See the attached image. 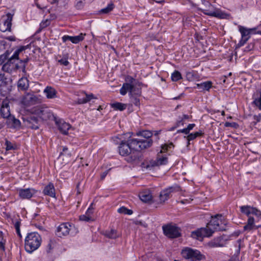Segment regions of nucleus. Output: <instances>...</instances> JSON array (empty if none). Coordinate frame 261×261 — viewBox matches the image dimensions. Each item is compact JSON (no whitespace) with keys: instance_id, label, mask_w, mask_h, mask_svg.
<instances>
[{"instance_id":"nucleus-25","label":"nucleus","mask_w":261,"mask_h":261,"mask_svg":"<svg viewBox=\"0 0 261 261\" xmlns=\"http://www.w3.org/2000/svg\"><path fill=\"white\" fill-rule=\"evenodd\" d=\"M43 193L44 195H47L51 197H55L56 193L54 184L51 182H49L47 185H46L43 189Z\"/></svg>"},{"instance_id":"nucleus-63","label":"nucleus","mask_w":261,"mask_h":261,"mask_svg":"<svg viewBox=\"0 0 261 261\" xmlns=\"http://www.w3.org/2000/svg\"><path fill=\"white\" fill-rule=\"evenodd\" d=\"M29 60L30 58L28 57H27V58L23 60H20L19 63L22 65L24 64L26 65V64L28 63Z\"/></svg>"},{"instance_id":"nucleus-42","label":"nucleus","mask_w":261,"mask_h":261,"mask_svg":"<svg viewBox=\"0 0 261 261\" xmlns=\"http://www.w3.org/2000/svg\"><path fill=\"white\" fill-rule=\"evenodd\" d=\"M5 145L6 150H15L17 148L16 144H13L8 140L6 141Z\"/></svg>"},{"instance_id":"nucleus-64","label":"nucleus","mask_w":261,"mask_h":261,"mask_svg":"<svg viewBox=\"0 0 261 261\" xmlns=\"http://www.w3.org/2000/svg\"><path fill=\"white\" fill-rule=\"evenodd\" d=\"M20 224H21L20 219H19V220L16 221L14 223V227H15V228L16 230H17V229L18 230V229H20Z\"/></svg>"},{"instance_id":"nucleus-44","label":"nucleus","mask_w":261,"mask_h":261,"mask_svg":"<svg viewBox=\"0 0 261 261\" xmlns=\"http://www.w3.org/2000/svg\"><path fill=\"white\" fill-rule=\"evenodd\" d=\"M79 219L81 221L85 222H91L94 221V219L92 217V216L87 215L86 214L81 215L79 217Z\"/></svg>"},{"instance_id":"nucleus-39","label":"nucleus","mask_w":261,"mask_h":261,"mask_svg":"<svg viewBox=\"0 0 261 261\" xmlns=\"http://www.w3.org/2000/svg\"><path fill=\"white\" fill-rule=\"evenodd\" d=\"M105 235L108 238L113 239H116L118 237L116 230L114 229L106 231Z\"/></svg>"},{"instance_id":"nucleus-12","label":"nucleus","mask_w":261,"mask_h":261,"mask_svg":"<svg viewBox=\"0 0 261 261\" xmlns=\"http://www.w3.org/2000/svg\"><path fill=\"white\" fill-rule=\"evenodd\" d=\"M73 227L74 226L70 223H63L57 227L56 234L60 238L66 236L69 234L70 231Z\"/></svg>"},{"instance_id":"nucleus-52","label":"nucleus","mask_w":261,"mask_h":261,"mask_svg":"<svg viewBox=\"0 0 261 261\" xmlns=\"http://www.w3.org/2000/svg\"><path fill=\"white\" fill-rule=\"evenodd\" d=\"M254 42H250L248 45L245 48L244 51L248 52L253 49L254 47Z\"/></svg>"},{"instance_id":"nucleus-40","label":"nucleus","mask_w":261,"mask_h":261,"mask_svg":"<svg viewBox=\"0 0 261 261\" xmlns=\"http://www.w3.org/2000/svg\"><path fill=\"white\" fill-rule=\"evenodd\" d=\"M68 54L64 55L63 57L61 59L58 60V62L61 65H64L65 66H67L69 64V62L68 61Z\"/></svg>"},{"instance_id":"nucleus-29","label":"nucleus","mask_w":261,"mask_h":261,"mask_svg":"<svg viewBox=\"0 0 261 261\" xmlns=\"http://www.w3.org/2000/svg\"><path fill=\"white\" fill-rule=\"evenodd\" d=\"M44 93H45L47 98H54L57 95L56 90L50 86H47L44 90Z\"/></svg>"},{"instance_id":"nucleus-6","label":"nucleus","mask_w":261,"mask_h":261,"mask_svg":"<svg viewBox=\"0 0 261 261\" xmlns=\"http://www.w3.org/2000/svg\"><path fill=\"white\" fill-rule=\"evenodd\" d=\"M239 28L241 34V39L237 44V47H240L247 42L250 38V35L253 34V32L256 30V28L247 29L243 26H239Z\"/></svg>"},{"instance_id":"nucleus-32","label":"nucleus","mask_w":261,"mask_h":261,"mask_svg":"<svg viewBox=\"0 0 261 261\" xmlns=\"http://www.w3.org/2000/svg\"><path fill=\"white\" fill-rule=\"evenodd\" d=\"M111 107L115 110L122 111L126 108V104L115 102L110 104Z\"/></svg>"},{"instance_id":"nucleus-55","label":"nucleus","mask_w":261,"mask_h":261,"mask_svg":"<svg viewBox=\"0 0 261 261\" xmlns=\"http://www.w3.org/2000/svg\"><path fill=\"white\" fill-rule=\"evenodd\" d=\"M84 6V3L82 1H79L75 4V7L78 10L82 9Z\"/></svg>"},{"instance_id":"nucleus-30","label":"nucleus","mask_w":261,"mask_h":261,"mask_svg":"<svg viewBox=\"0 0 261 261\" xmlns=\"http://www.w3.org/2000/svg\"><path fill=\"white\" fill-rule=\"evenodd\" d=\"M134 89V85L129 84V83H124L123 84L121 88L120 89V93L122 95H125L127 92L130 93V91Z\"/></svg>"},{"instance_id":"nucleus-31","label":"nucleus","mask_w":261,"mask_h":261,"mask_svg":"<svg viewBox=\"0 0 261 261\" xmlns=\"http://www.w3.org/2000/svg\"><path fill=\"white\" fill-rule=\"evenodd\" d=\"M140 199L144 202H149L152 200V195L149 191H143L139 194Z\"/></svg>"},{"instance_id":"nucleus-38","label":"nucleus","mask_w":261,"mask_h":261,"mask_svg":"<svg viewBox=\"0 0 261 261\" xmlns=\"http://www.w3.org/2000/svg\"><path fill=\"white\" fill-rule=\"evenodd\" d=\"M252 207L249 205H243L240 207L241 212L247 215L248 217L251 214V208Z\"/></svg>"},{"instance_id":"nucleus-4","label":"nucleus","mask_w":261,"mask_h":261,"mask_svg":"<svg viewBox=\"0 0 261 261\" xmlns=\"http://www.w3.org/2000/svg\"><path fill=\"white\" fill-rule=\"evenodd\" d=\"M181 254L184 258L191 261H200L204 258V256L199 250L189 247L184 248Z\"/></svg>"},{"instance_id":"nucleus-16","label":"nucleus","mask_w":261,"mask_h":261,"mask_svg":"<svg viewBox=\"0 0 261 261\" xmlns=\"http://www.w3.org/2000/svg\"><path fill=\"white\" fill-rule=\"evenodd\" d=\"M19 196L20 198L29 199L36 193V190L33 188L19 189L18 190Z\"/></svg>"},{"instance_id":"nucleus-37","label":"nucleus","mask_w":261,"mask_h":261,"mask_svg":"<svg viewBox=\"0 0 261 261\" xmlns=\"http://www.w3.org/2000/svg\"><path fill=\"white\" fill-rule=\"evenodd\" d=\"M130 101L132 103H133L135 106L139 107L140 105V101L139 96L133 95H129Z\"/></svg>"},{"instance_id":"nucleus-21","label":"nucleus","mask_w":261,"mask_h":261,"mask_svg":"<svg viewBox=\"0 0 261 261\" xmlns=\"http://www.w3.org/2000/svg\"><path fill=\"white\" fill-rule=\"evenodd\" d=\"M202 12L205 15L215 17L220 19L225 18L226 14L222 12L220 9H216L214 11H209L208 10H201Z\"/></svg>"},{"instance_id":"nucleus-7","label":"nucleus","mask_w":261,"mask_h":261,"mask_svg":"<svg viewBox=\"0 0 261 261\" xmlns=\"http://www.w3.org/2000/svg\"><path fill=\"white\" fill-rule=\"evenodd\" d=\"M163 230L164 234L169 238H177L181 236L180 229L175 225H164Z\"/></svg>"},{"instance_id":"nucleus-18","label":"nucleus","mask_w":261,"mask_h":261,"mask_svg":"<svg viewBox=\"0 0 261 261\" xmlns=\"http://www.w3.org/2000/svg\"><path fill=\"white\" fill-rule=\"evenodd\" d=\"M56 124L60 131L63 135H67L69 129L71 127V125L65 122L62 119L56 120Z\"/></svg>"},{"instance_id":"nucleus-41","label":"nucleus","mask_w":261,"mask_h":261,"mask_svg":"<svg viewBox=\"0 0 261 261\" xmlns=\"http://www.w3.org/2000/svg\"><path fill=\"white\" fill-rule=\"evenodd\" d=\"M117 212L120 214H124L126 215H132L133 214V211L129 210L124 206H122L118 209Z\"/></svg>"},{"instance_id":"nucleus-22","label":"nucleus","mask_w":261,"mask_h":261,"mask_svg":"<svg viewBox=\"0 0 261 261\" xmlns=\"http://www.w3.org/2000/svg\"><path fill=\"white\" fill-rule=\"evenodd\" d=\"M213 83L210 81L201 82L196 84L194 87L198 89L200 92H204L205 91H209L210 89L212 88Z\"/></svg>"},{"instance_id":"nucleus-47","label":"nucleus","mask_w":261,"mask_h":261,"mask_svg":"<svg viewBox=\"0 0 261 261\" xmlns=\"http://www.w3.org/2000/svg\"><path fill=\"white\" fill-rule=\"evenodd\" d=\"M5 241L4 240L3 234L2 231H0V249L5 251Z\"/></svg>"},{"instance_id":"nucleus-61","label":"nucleus","mask_w":261,"mask_h":261,"mask_svg":"<svg viewBox=\"0 0 261 261\" xmlns=\"http://www.w3.org/2000/svg\"><path fill=\"white\" fill-rule=\"evenodd\" d=\"M254 227L253 225H249V224L247 223V224L244 225V230L245 231H250Z\"/></svg>"},{"instance_id":"nucleus-26","label":"nucleus","mask_w":261,"mask_h":261,"mask_svg":"<svg viewBox=\"0 0 261 261\" xmlns=\"http://www.w3.org/2000/svg\"><path fill=\"white\" fill-rule=\"evenodd\" d=\"M7 19L5 20L4 22V27L5 29H2V26L0 25V30L2 32H6L7 31H10L11 25H12V15L10 13H8L7 15Z\"/></svg>"},{"instance_id":"nucleus-3","label":"nucleus","mask_w":261,"mask_h":261,"mask_svg":"<svg viewBox=\"0 0 261 261\" xmlns=\"http://www.w3.org/2000/svg\"><path fill=\"white\" fill-rule=\"evenodd\" d=\"M29 47V45L21 46L17 49L13 55L9 59L7 63L3 64L2 69L4 71L11 73L13 70H16L15 65L13 62L14 60H19V56L22 54V51Z\"/></svg>"},{"instance_id":"nucleus-27","label":"nucleus","mask_w":261,"mask_h":261,"mask_svg":"<svg viewBox=\"0 0 261 261\" xmlns=\"http://www.w3.org/2000/svg\"><path fill=\"white\" fill-rule=\"evenodd\" d=\"M85 94V97L83 98H78L77 99L76 103L79 105L85 104L87 102H90L92 99H96V97L94 96V95L92 93L88 94L84 93Z\"/></svg>"},{"instance_id":"nucleus-23","label":"nucleus","mask_w":261,"mask_h":261,"mask_svg":"<svg viewBox=\"0 0 261 261\" xmlns=\"http://www.w3.org/2000/svg\"><path fill=\"white\" fill-rule=\"evenodd\" d=\"M0 113L2 117L5 119L11 115L8 101L4 100L3 101L0 109Z\"/></svg>"},{"instance_id":"nucleus-62","label":"nucleus","mask_w":261,"mask_h":261,"mask_svg":"<svg viewBox=\"0 0 261 261\" xmlns=\"http://www.w3.org/2000/svg\"><path fill=\"white\" fill-rule=\"evenodd\" d=\"M195 135L196 138L198 137L202 136L204 135V133L202 130H199L198 132L193 133Z\"/></svg>"},{"instance_id":"nucleus-13","label":"nucleus","mask_w":261,"mask_h":261,"mask_svg":"<svg viewBox=\"0 0 261 261\" xmlns=\"http://www.w3.org/2000/svg\"><path fill=\"white\" fill-rule=\"evenodd\" d=\"M25 125L32 129H37L39 128V120L37 116L31 115L23 119Z\"/></svg>"},{"instance_id":"nucleus-15","label":"nucleus","mask_w":261,"mask_h":261,"mask_svg":"<svg viewBox=\"0 0 261 261\" xmlns=\"http://www.w3.org/2000/svg\"><path fill=\"white\" fill-rule=\"evenodd\" d=\"M6 124L10 128L19 129L21 127V122L19 120L12 115L6 119Z\"/></svg>"},{"instance_id":"nucleus-45","label":"nucleus","mask_w":261,"mask_h":261,"mask_svg":"<svg viewBox=\"0 0 261 261\" xmlns=\"http://www.w3.org/2000/svg\"><path fill=\"white\" fill-rule=\"evenodd\" d=\"M55 245V242L51 240H49L46 247V251L49 253L51 252L52 250L54 248Z\"/></svg>"},{"instance_id":"nucleus-20","label":"nucleus","mask_w":261,"mask_h":261,"mask_svg":"<svg viewBox=\"0 0 261 261\" xmlns=\"http://www.w3.org/2000/svg\"><path fill=\"white\" fill-rule=\"evenodd\" d=\"M85 34L81 33L80 35L75 36H70L69 35H64L62 37V40L64 42L67 41H70L72 43L77 44L84 39Z\"/></svg>"},{"instance_id":"nucleus-19","label":"nucleus","mask_w":261,"mask_h":261,"mask_svg":"<svg viewBox=\"0 0 261 261\" xmlns=\"http://www.w3.org/2000/svg\"><path fill=\"white\" fill-rule=\"evenodd\" d=\"M253 101L252 106L256 109L261 110V89L257 90L252 95Z\"/></svg>"},{"instance_id":"nucleus-35","label":"nucleus","mask_w":261,"mask_h":261,"mask_svg":"<svg viewBox=\"0 0 261 261\" xmlns=\"http://www.w3.org/2000/svg\"><path fill=\"white\" fill-rule=\"evenodd\" d=\"M186 76L187 80L189 81H193L198 78L197 74L194 71L187 72Z\"/></svg>"},{"instance_id":"nucleus-33","label":"nucleus","mask_w":261,"mask_h":261,"mask_svg":"<svg viewBox=\"0 0 261 261\" xmlns=\"http://www.w3.org/2000/svg\"><path fill=\"white\" fill-rule=\"evenodd\" d=\"M51 117V113L49 112V110L45 108H43V110L41 111V114L39 117L42 120H47Z\"/></svg>"},{"instance_id":"nucleus-60","label":"nucleus","mask_w":261,"mask_h":261,"mask_svg":"<svg viewBox=\"0 0 261 261\" xmlns=\"http://www.w3.org/2000/svg\"><path fill=\"white\" fill-rule=\"evenodd\" d=\"M247 223L249 224V225H253L254 227L255 226V225H254V219L252 217H248Z\"/></svg>"},{"instance_id":"nucleus-36","label":"nucleus","mask_w":261,"mask_h":261,"mask_svg":"<svg viewBox=\"0 0 261 261\" xmlns=\"http://www.w3.org/2000/svg\"><path fill=\"white\" fill-rule=\"evenodd\" d=\"M171 78L173 82H177L182 79V77L179 71L178 70H174V71L171 74Z\"/></svg>"},{"instance_id":"nucleus-56","label":"nucleus","mask_w":261,"mask_h":261,"mask_svg":"<svg viewBox=\"0 0 261 261\" xmlns=\"http://www.w3.org/2000/svg\"><path fill=\"white\" fill-rule=\"evenodd\" d=\"M92 205L93 204L92 203L90 205L89 207L88 208L86 212V215L91 216V215L93 214L94 208L93 207Z\"/></svg>"},{"instance_id":"nucleus-24","label":"nucleus","mask_w":261,"mask_h":261,"mask_svg":"<svg viewBox=\"0 0 261 261\" xmlns=\"http://www.w3.org/2000/svg\"><path fill=\"white\" fill-rule=\"evenodd\" d=\"M17 87L19 91H24L29 88V81L26 77H22L17 82Z\"/></svg>"},{"instance_id":"nucleus-49","label":"nucleus","mask_w":261,"mask_h":261,"mask_svg":"<svg viewBox=\"0 0 261 261\" xmlns=\"http://www.w3.org/2000/svg\"><path fill=\"white\" fill-rule=\"evenodd\" d=\"M50 23V21L48 19H46L44 20H42L40 23L41 29H44L46 28L49 25Z\"/></svg>"},{"instance_id":"nucleus-9","label":"nucleus","mask_w":261,"mask_h":261,"mask_svg":"<svg viewBox=\"0 0 261 261\" xmlns=\"http://www.w3.org/2000/svg\"><path fill=\"white\" fill-rule=\"evenodd\" d=\"M229 240V237L223 234L214 238L207 243V246L210 248L223 247L225 246L227 242Z\"/></svg>"},{"instance_id":"nucleus-28","label":"nucleus","mask_w":261,"mask_h":261,"mask_svg":"<svg viewBox=\"0 0 261 261\" xmlns=\"http://www.w3.org/2000/svg\"><path fill=\"white\" fill-rule=\"evenodd\" d=\"M136 135L138 136L143 137L144 138L143 139H138L139 140H151L153 142L152 140L151 139H150V138L153 135V133L150 130H143L142 131H139L137 133Z\"/></svg>"},{"instance_id":"nucleus-48","label":"nucleus","mask_w":261,"mask_h":261,"mask_svg":"<svg viewBox=\"0 0 261 261\" xmlns=\"http://www.w3.org/2000/svg\"><path fill=\"white\" fill-rule=\"evenodd\" d=\"M251 214L255 215L257 217L261 218V212L260 210L255 207H252L251 208Z\"/></svg>"},{"instance_id":"nucleus-53","label":"nucleus","mask_w":261,"mask_h":261,"mask_svg":"<svg viewBox=\"0 0 261 261\" xmlns=\"http://www.w3.org/2000/svg\"><path fill=\"white\" fill-rule=\"evenodd\" d=\"M224 126L225 127H231L233 128H237L238 126V124L236 122H226L224 124Z\"/></svg>"},{"instance_id":"nucleus-50","label":"nucleus","mask_w":261,"mask_h":261,"mask_svg":"<svg viewBox=\"0 0 261 261\" xmlns=\"http://www.w3.org/2000/svg\"><path fill=\"white\" fill-rule=\"evenodd\" d=\"M135 81V79L130 75H127L125 78V83H129V84L132 85H134V82Z\"/></svg>"},{"instance_id":"nucleus-59","label":"nucleus","mask_w":261,"mask_h":261,"mask_svg":"<svg viewBox=\"0 0 261 261\" xmlns=\"http://www.w3.org/2000/svg\"><path fill=\"white\" fill-rule=\"evenodd\" d=\"M184 137L186 138L187 141H189V142L196 139V137L193 133L189 134L187 136H185Z\"/></svg>"},{"instance_id":"nucleus-10","label":"nucleus","mask_w":261,"mask_h":261,"mask_svg":"<svg viewBox=\"0 0 261 261\" xmlns=\"http://www.w3.org/2000/svg\"><path fill=\"white\" fill-rule=\"evenodd\" d=\"M180 190V187L177 185H175L163 190L160 192L159 196L160 202H164L170 198L172 193L178 192Z\"/></svg>"},{"instance_id":"nucleus-34","label":"nucleus","mask_w":261,"mask_h":261,"mask_svg":"<svg viewBox=\"0 0 261 261\" xmlns=\"http://www.w3.org/2000/svg\"><path fill=\"white\" fill-rule=\"evenodd\" d=\"M115 8V5L113 2L109 3L106 8L101 9L100 10V12L102 14H108Z\"/></svg>"},{"instance_id":"nucleus-57","label":"nucleus","mask_w":261,"mask_h":261,"mask_svg":"<svg viewBox=\"0 0 261 261\" xmlns=\"http://www.w3.org/2000/svg\"><path fill=\"white\" fill-rule=\"evenodd\" d=\"M7 42L5 40H0V51L5 50L6 48Z\"/></svg>"},{"instance_id":"nucleus-46","label":"nucleus","mask_w":261,"mask_h":261,"mask_svg":"<svg viewBox=\"0 0 261 261\" xmlns=\"http://www.w3.org/2000/svg\"><path fill=\"white\" fill-rule=\"evenodd\" d=\"M43 109V108L41 107H35L32 110V114L36 115L38 117H39Z\"/></svg>"},{"instance_id":"nucleus-54","label":"nucleus","mask_w":261,"mask_h":261,"mask_svg":"<svg viewBox=\"0 0 261 261\" xmlns=\"http://www.w3.org/2000/svg\"><path fill=\"white\" fill-rule=\"evenodd\" d=\"M15 67L16 70H17L19 69H21L22 72L23 73H24V74H25L27 72L26 69H25L26 65L24 64L22 65V66H19L18 64H16L15 65Z\"/></svg>"},{"instance_id":"nucleus-58","label":"nucleus","mask_w":261,"mask_h":261,"mask_svg":"<svg viewBox=\"0 0 261 261\" xmlns=\"http://www.w3.org/2000/svg\"><path fill=\"white\" fill-rule=\"evenodd\" d=\"M68 151V148L66 146L63 147L62 148V151L60 152V156L63 155L65 154L69 155V153H67Z\"/></svg>"},{"instance_id":"nucleus-43","label":"nucleus","mask_w":261,"mask_h":261,"mask_svg":"<svg viewBox=\"0 0 261 261\" xmlns=\"http://www.w3.org/2000/svg\"><path fill=\"white\" fill-rule=\"evenodd\" d=\"M141 88L135 87V85H134V89L133 90H132V91H130V93H129V95H133L141 96Z\"/></svg>"},{"instance_id":"nucleus-11","label":"nucleus","mask_w":261,"mask_h":261,"mask_svg":"<svg viewBox=\"0 0 261 261\" xmlns=\"http://www.w3.org/2000/svg\"><path fill=\"white\" fill-rule=\"evenodd\" d=\"M41 102L40 99L33 93H27L22 97L21 103L25 106H30L38 104Z\"/></svg>"},{"instance_id":"nucleus-17","label":"nucleus","mask_w":261,"mask_h":261,"mask_svg":"<svg viewBox=\"0 0 261 261\" xmlns=\"http://www.w3.org/2000/svg\"><path fill=\"white\" fill-rule=\"evenodd\" d=\"M221 217L222 215L221 214H217L215 215L214 217H212V220L207 224V225L206 226V228H211L214 230V232L215 230H225V229L221 228L219 227V223L218 218Z\"/></svg>"},{"instance_id":"nucleus-51","label":"nucleus","mask_w":261,"mask_h":261,"mask_svg":"<svg viewBox=\"0 0 261 261\" xmlns=\"http://www.w3.org/2000/svg\"><path fill=\"white\" fill-rule=\"evenodd\" d=\"M172 147H173V144L172 143H170L168 145H164V146H162V149L160 151V153L165 152L167 151L169 148H171Z\"/></svg>"},{"instance_id":"nucleus-1","label":"nucleus","mask_w":261,"mask_h":261,"mask_svg":"<svg viewBox=\"0 0 261 261\" xmlns=\"http://www.w3.org/2000/svg\"><path fill=\"white\" fill-rule=\"evenodd\" d=\"M128 135L127 138L120 141L118 147L119 153L126 156L125 160L128 163L138 162L141 156L140 151L151 147L152 142L147 140H139Z\"/></svg>"},{"instance_id":"nucleus-2","label":"nucleus","mask_w":261,"mask_h":261,"mask_svg":"<svg viewBox=\"0 0 261 261\" xmlns=\"http://www.w3.org/2000/svg\"><path fill=\"white\" fill-rule=\"evenodd\" d=\"M42 239L40 235L36 232L29 233L25 238L24 248L27 252L32 253L41 245Z\"/></svg>"},{"instance_id":"nucleus-5","label":"nucleus","mask_w":261,"mask_h":261,"mask_svg":"<svg viewBox=\"0 0 261 261\" xmlns=\"http://www.w3.org/2000/svg\"><path fill=\"white\" fill-rule=\"evenodd\" d=\"M214 233L211 228L201 227L191 232V237L198 240H202L204 237H209Z\"/></svg>"},{"instance_id":"nucleus-14","label":"nucleus","mask_w":261,"mask_h":261,"mask_svg":"<svg viewBox=\"0 0 261 261\" xmlns=\"http://www.w3.org/2000/svg\"><path fill=\"white\" fill-rule=\"evenodd\" d=\"M167 163L168 158L166 155L162 156L158 153L156 160L150 161V163L146 166V168L150 169L154 166L166 165Z\"/></svg>"},{"instance_id":"nucleus-8","label":"nucleus","mask_w":261,"mask_h":261,"mask_svg":"<svg viewBox=\"0 0 261 261\" xmlns=\"http://www.w3.org/2000/svg\"><path fill=\"white\" fill-rule=\"evenodd\" d=\"M11 90V82L8 78L5 76L4 74H0V94L6 96Z\"/></svg>"}]
</instances>
